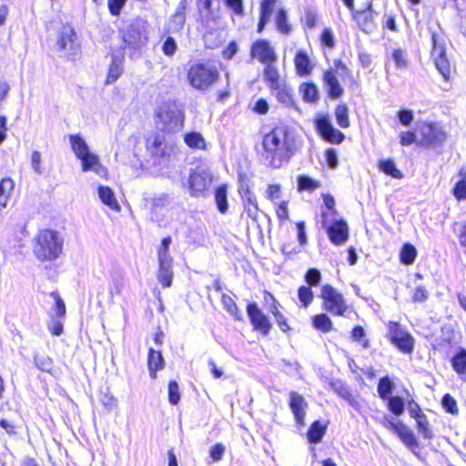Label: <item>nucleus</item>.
I'll list each match as a JSON object with an SVG mask.
<instances>
[{
    "label": "nucleus",
    "instance_id": "nucleus-1",
    "mask_svg": "<svg viewBox=\"0 0 466 466\" xmlns=\"http://www.w3.org/2000/svg\"><path fill=\"white\" fill-rule=\"evenodd\" d=\"M298 151L297 137L288 124L279 122L261 136L260 158L270 167L279 168Z\"/></svg>",
    "mask_w": 466,
    "mask_h": 466
},
{
    "label": "nucleus",
    "instance_id": "nucleus-2",
    "mask_svg": "<svg viewBox=\"0 0 466 466\" xmlns=\"http://www.w3.org/2000/svg\"><path fill=\"white\" fill-rule=\"evenodd\" d=\"M156 125L160 126L164 135H171L180 131L185 123L183 106L176 100L164 101L154 112Z\"/></svg>",
    "mask_w": 466,
    "mask_h": 466
},
{
    "label": "nucleus",
    "instance_id": "nucleus-3",
    "mask_svg": "<svg viewBox=\"0 0 466 466\" xmlns=\"http://www.w3.org/2000/svg\"><path fill=\"white\" fill-rule=\"evenodd\" d=\"M63 240L56 230L45 228L35 235L33 253L41 262L56 260L62 254Z\"/></svg>",
    "mask_w": 466,
    "mask_h": 466
},
{
    "label": "nucleus",
    "instance_id": "nucleus-4",
    "mask_svg": "<svg viewBox=\"0 0 466 466\" xmlns=\"http://www.w3.org/2000/svg\"><path fill=\"white\" fill-rule=\"evenodd\" d=\"M186 77L193 89L205 92L219 81L220 72L214 65L206 61H196L189 65Z\"/></svg>",
    "mask_w": 466,
    "mask_h": 466
},
{
    "label": "nucleus",
    "instance_id": "nucleus-5",
    "mask_svg": "<svg viewBox=\"0 0 466 466\" xmlns=\"http://www.w3.org/2000/svg\"><path fill=\"white\" fill-rule=\"evenodd\" d=\"M319 299L322 309L334 317H347L351 311L344 295L331 284L326 283L319 289Z\"/></svg>",
    "mask_w": 466,
    "mask_h": 466
},
{
    "label": "nucleus",
    "instance_id": "nucleus-6",
    "mask_svg": "<svg viewBox=\"0 0 466 466\" xmlns=\"http://www.w3.org/2000/svg\"><path fill=\"white\" fill-rule=\"evenodd\" d=\"M338 75L349 77L355 83L350 69L340 59L334 60V67H329L323 71L322 81L327 90L328 96L333 100L342 96L344 90L339 82Z\"/></svg>",
    "mask_w": 466,
    "mask_h": 466
},
{
    "label": "nucleus",
    "instance_id": "nucleus-7",
    "mask_svg": "<svg viewBox=\"0 0 466 466\" xmlns=\"http://www.w3.org/2000/svg\"><path fill=\"white\" fill-rule=\"evenodd\" d=\"M264 79L277 100L283 104L293 102L294 93L287 84L285 78L280 76L279 69L275 66H264L262 71Z\"/></svg>",
    "mask_w": 466,
    "mask_h": 466
},
{
    "label": "nucleus",
    "instance_id": "nucleus-8",
    "mask_svg": "<svg viewBox=\"0 0 466 466\" xmlns=\"http://www.w3.org/2000/svg\"><path fill=\"white\" fill-rule=\"evenodd\" d=\"M418 146L425 148L441 147L447 139L443 127L435 121H423L418 127Z\"/></svg>",
    "mask_w": 466,
    "mask_h": 466
},
{
    "label": "nucleus",
    "instance_id": "nucleus-9",
    "mask_svg": "<svg viewBox=\"0 0 466 466\" xmlns=\"http://www.w3.org/2000/svg\"><path fill=\"white\" fill-rule=\"evenodd\" d=\"M322 280V274L317 268H309L304 274V281L306 285H301L298 288V299L300 306L308 309L313 302L315 295L312 288L319 286Z\"/></svg>",
    "mask_w": 466,
    "mask_h": 466
},
{
    "label": "nucleus",
    "instance_id": "nucleus-10",
    "mask_svg": "<svg viewBox=\"0 0 466 466\" xmlns=\"http://www.w3.org/2000/svg\"><path fill=\"white\" fill-rule=\"evenodd\" d=\"M246 311L252 327V330L262 337H268L273 328V324L269 317L255 301H251L247 304Z\"/></svg>",
    "mask_w": 466,
    "mask_h": 466
},
{
    "label": "nucleus",
    "instance_id": "nucleus-11",
    "mask_svg": "<svg viewBox=\"0 0 466 466\" xmlns=\"http://www.w3.org/2000/svg\"><path fill=\"white\" fill-rule=\"evenodd\" d=\"M431 55L433 58L434 65L445 81L451 79V66L445 52V46L442 39L440 38L436 32L431 35Z\"/></svg>",
    "mask_w": 466,
    "mask_h": 466
},
{
    "label": "nucleus",
    "instance_id": "nucleus-12",
    "mask_svg": "<svg viewBox=\"0 0 466 466\" xmlns=\"http://www.w3.org/2000/svg\"><path fill=\"white\" fill-rule=\"evenodd\" d=\"M120 37L125 47L139 49L148 41L146 28L137 21L131 22L120 30Z\"/></svg>",
    "mask_w": 466,
    "mask_h": 466
},
{
    "label": "nucleus",
    "instance_id": "nucleus-13",
    "mask_svg": "<svg viewBox=\"0 0 466 466\" xmlns=\"http://www.w3.org/2000/svg\"><path fill=\"white\" fill-rule=\"evenodd\" d=\"M212 181L208 172L198 167L192 169L187 177V188L192 198H204L208 195Z\"/></svg>",
    "mask_w": 466,
    "mask_h": 466
},
{
    "label": "nucleus",
    "instance_id": "nucleus-14",
    "mask_svg": "<svg viewBox=\"0 0 466 466\" xmlns=\"http://www.w3.org/2000/svg\"><path fill=\"white\" fill-rule=\"evenodd\" d=\"M380 423L387 430L393 431L408 448L413 450L419 447L414 433L402 421H393L391 418L385 416Z\"/></svg>",
    "mask_w": 466,
    "mask_h": 466
},
{
    "label": "nucleus",
    "instance_id": "nucleus-15",
    "mask_svg": "<svg viewBox=\"0 0 466 466\" xmlns=\"http://www.w3.org/2000/svg\"><path fill=\"white\" fill-rule=\"evenodd\" d=\"M250 56L265 65V66H274L278 59L274 47L265 38L257 39L252 43Z\"/></svg>",
    "mask_w": 466,
    "mask_h": 466
},
{
    "label": "nucleus",
    "instance_id": "nucleus-16",
    "mask_svg": "<svg viewBox=\"0 0 466 466\" xmlns=\"http://www.w3.org/2000/svg\"><path fill=\"white\" fill-rule=\"evenodd\" d=\"M56 46L60 51L74 56L79 53L80 44L77 42L76 33L69 25H64L57 36Z\"/></svg>",
    "mask_w": 466,
    "mask_h": 466
},
{
    "label": "nucleus",
    "instance_id": "nucleus-17",
    "mask_svg": "<svg viewBox=\"0 0 466 466\" xmlns=\"http://www.w3.org/2000/svg\"><path fill=\"white\" fill-rule=\"evenodd\" d=\"M263 300L265 304L269 305V312L275 319L279 329L284 333H289L291 327L289 324V319L282 312V305L270 291L264 289L262 291Z\"/></svg>",
    "mask_w": 466,
    "mask_h": 466
},
{
    "label": "nucleus",
    "instance_id": "nucleus-18",
    "mask_svg": "<svg viewBox=\"0 0 466 466\" xmlns=\"http://www.w3.org/2000/svg\"><path fill=\"white\" fill-rule=\"evenodd\" d=\"M316 130L324 141L330 144H340L345 139V135L332 126L326 115L317 118Z\"/></svg>",
    "mask_w": 466,
    "mask_h": 466
},
{
    "label": "nucleus",
    "instance_id": "nucleus-19",
    "mask_svg": "<svg viewBox=\"0 0 466 466\" xmlns=\"http://www.w3.org/2000/svg\"><path fill=\"white\" fill-rule=\"evenodd\" d=\"M325 229L329 241L335 246H341L349 239V226L342 218L332 221Z\"/></svg>",
    "mask_w": 466,
    "mask_h": 466
},
{
    "label": "nucleus",
    "instance_id": "nucleus-20",
    "mask_svg": "<svg viewBox=\"0 0 466 466\" xmlns=\"http://www.w3.org/2000/svg\"><path fill=\"white\" fill-rule=\"evenodd\" d=\"M308 403L305 398L296 391L289 392V407L294 415L297 425L304 426L306 408Z\"/></svg>",
    "mask_w": 466,
    "mask_h": 466
},
{
    "label": "nucleus",
    "instance_id": "nucleus-21",
    "mask_svg": "<svg viewBox=\"0 0 466 466\" xmlns=\"http://www.w3.org/2000/svg\"><path fill=\"white\" fill-rule=\"evenodd\" d=\"M167 136V135H164L159 130V132L152 133L145 138L146 149L150 153L152 157L160 158L167 155L165 150V141Z\"/></svg>",
    "mask_w": 466,
    "mask_h": 466
},
{
    "label": "nucleus",
    "instance_id": "nucleus-22",
    "mask_svg": "<svg viewBox=\"0 0 466 466\" xmlns=\"http://www.w3.org/2000/svg\"><path fill=\"white\" fill-rule=\"evenodd\" d=\"M294 66L296 74L299 76H308L311 75L314 65L309 56L305 50H298L294 56Z\"/></svg>",
    "mask_w": 466,
    "mask_h": 466
},
{
    "label": "nucleus",
    "instance_id": "nucleus-23",
    "mask_svg": "<svg viewBox=\"0 0 466 466\" xmlns=\"http://www.w3.org/2000/svg\"><path fill=\"white\" fill-rule=\"evenodd\" d=\"M147 364L150 378L152 380H156L157 371L162 370L165 368V360L161 351L149 348L147 351Z\"/></svg>",
    "mask_w": 466,
    "mask_h": 466
},
{
    "label": "nucleus",
    "instance_id": "nucleus-24",
    "mask_svg": "<svg viewBox=\"0 0 466 466\" xmlns=\"http://www.w3.org/2000/svg\"><path fill=\"white\" fill-rule=\"evenodd\" d=\"M351 17L357 23L358 26L365 33L370 34L376 29L373 14L370 12L356 10L351 14Z\"/></svg>",
    "mask_w": 466,
    "mask_h": 466
},
{
    "label": "nucleus",
    "instance_id": "nucleus-25",
    "mask_svg": "<svg viewBox=\"0 0 466 466\" xmlns=\"http://www.w3.org/2000/svg\"><path fill=\"white\" fill-rule=\"evenodd\" d=\"M97 193L101 202L107 206L111 210L116 212H119L121 210V207L110 187L99 186L97 187Z\"/></svg>",
    "mask_w": 466,
    "mask_h": 466
},
{
    "label": "nucleus",
    "instance_id": "nucleus-26",
    "mask_svg": "<svg viewBox=\"0 0 466 466\" xmlns=\"http://www.w3.org/2000/svg\"><path fill=\"white\" fill-rule=\"evenodd\" d=\"M124 72L123 58L114 56L108 66L105 85L115 83Z\"/></svg>",
    "mask_w": 466,
    "mask_h": 466
},
{
    "label": "nucleus",
    "instance_id": "nucleus-27",
    "mask_svg": "<svg viewBox=\"0 0 466 466\" xmlns=\"http://www.w3.org/2000/svg\"><path fill=\"white\" fill-rule=\"evenodd\" d=\"M244 213L253 221L258 219L259 214L262 210L258 207V202L256 195L248 196L241 198Z\"/></svg>",
    "mask_w": 466,
    "mask_h": 466
},
{
    "label": "nucleus",
    "instance_id": "nucleus-28",
    "mask_svg": "<svg viewBox=\"0 0 466 466\" xmlns=\"http://www.w3.org/2000/svg\"><path fill=\"white\" fill-rule=\"evenodd\" d=\"M310 320L312 327L322 333H328L333 329L332 320L327 312L315 314Z\"/></svg>",
    "mask_w": 466,
    "mask_h": 466
},
{
    "label": "nucleus",
    "instance_id": "nucleus-29",
    "mask_svg": "<svg viewBox=\"0 0 466 466\" xmlns=\"http://www.w3.org/2000/svg\"><path fill=\"white\" fill-rule=\"evenodd\" d=\"M390 342L403 354H410L414 350L415 339L410 332Z\"/></svg>",
    "mask_w": 466,
    "mask_h": 466
},
{
    "label": "nucleus",
    "instance_id": "nucleus-30",
    "mask_svg": "<svg viewBox=\"0 0 466 466\" xmlns=\"http://www.w3.org/2000/svg\"><path fill=\"white\" fill-rule=\"evenodd\" d=\"M451 365L458 376H466V349L460 348L451 359Z\"/></svg>",
    "mask_w": 466,
    "mask_h": 466
},
{
    "label": "nucleus",
    "instance_id": "nucleus-31",
    "mask_svg": "<svg viewBox=\"0 0 466 466\" xmlns=\"http://www.w3.org/2000/svg\"><path fill=\"white\" fill-rule=\"evenodd\" d=\"M157 278L163 288H169L173 281L172 262L158 263Z\"/></svg>",
    "mask_w": 466,
    "mask_h": 466
},
{
    "label": "nucleus",
    "instance_id": "nucleus-32",
    "mask_svg": "<svg viewBox=\"0 0 466 466\" xmlns=\"http://www.w3.org/2000/svg\"><path fill=\"white\" fill-rule=\"evenodd\" d=\"M81 161L82 171L94 170L98 172V168H103L96 154L90 153L89 150L77 157Z\"/></svg>",
    "mask_w": 466,
    "mask_h": 466
},
{
    "label": "nucleus",
    "instance_id": "nucleus-33",
    "mask_svg": "<svg viewBox=\"0 0 466 466\" xmlns=\"http://www.w3.org/2000/svg\"><path fill=\"white\" fill-rule=\"evenodd\" d=\"M327 431V424H322L319 420L313 421L307 431V439L310 443H319L321 441Z\"/></svg>",
    "mask_w": 466,
    "mask_h": 466
},
{
    "label": "nucleus",
    "instance_id": "nucleus-34",
    "mask_svg": "<svg viewBox=\"0 0 466 466\" xmlns=\"http://www.w3.org/2000/svg\"><path fill=\"white\" fill-rule=\"evenodd\" d=\"M252 187L250 177L246 172H239L238 174V193L240 198L254 195Z\"/></svg>",
    "mask_w": 466,
    "mask_h": 466
},
{
    "label": "nucleus",
    "instance_id": "nucleus-35",
    "mask_svg": "<svg viewBox=\"0 0 466 466\" xmlns=\"http://www.w3.org/2000/svg\"><path fill=\"white\" fill-rule=\"evenodd\" d=\"M185 144L192 149L205 150L207 144L203 136L197 131H190L184 135Z\"/></svg>",
    "mask_w": 466,
    "mask_h": 466
},
{
    "label": "nucleus",
    "instance_id": "nucleus-36",
    "mask_svg": "<svg viewBox=\"0 0 466 466\" xmlns=\"http://www.w3.org/2000/svg\"><path fill=\"white\" fill-rule=\"evenodd\" d=\"M301 97L305 102L315 103L319 100V90L312 82H304L299 86Z\"/></svg>",
    "mask_w": 466,
    "mask_h": 466
},
{
    "label": "nucleus",
    "instance_id": "nucleus-37",
    "mask_svg": "<svg viewBox=\"0 0 466 466\" xmlns=\"http://www.w3.org/2000/svg\"><path fill=\"white\" fill-rule=\"evenodd\" d=\"M215 201L220 213L225 214L228 209V187L226 184H220L215 190Z\"/></svg>",
    "mask_w": 466,
    "mask_h": 466
},
{
    "label": "nucleus",
    "instance_id": "nucleus-38",
    "mask_svg": "<svg viewBox=\"0 0 466 466\" xmlns=\"http://www.w3.org/2000/svg\"><path fill=\"white\" fill-rule=\"evenodd\" d=\"M379 169L384 174L397 179L403 177L402 172L396 167L394 161L390 158L381 159L378 162Z\"/></svg>",
    "mask_w": 466,
    "mask_h": 466
},
{
    "label": "nucleus",
    "instance_id": "nucleus-39",
    "mask_svg": "<svg viewBox=\"0 0 466 466\" xmlns=\"http://www.w3.org/2000/svg\"><path fill=\"white\" fill-rule=\"evenodd\" d=\"M388 410L394 416L400 417L404 413L405 403L403 399L399 395L389 397L385 400Z\"/></svg>",
    "mask_w": 466,
    "mask_h": 466
},
{
    "label": "nucleus",
    "instance_id": "nucleus-40",
    "mask_svg": "<svg viewBox=\"0 0 466 466\" xmlns=\"http://www.w3.org/2000/svg\"><path fill=\"white\" fill-rule=\"evenodd\" d=\"M417 254V249L412 244L404 243L400 250V261L406 266L411 265L414 263Z\"/></svg>",
    "mask_w": 466,
    "mask_h": 466
},
{
    "label": "nucleus",
    "instance_id": "nucleus-41",
    "mask_svg": "<svg viewBox=\"0 0 466 466\" xmlns=\"http://www.w3.org/2000/svg\"><path fill=\"white\" fill-rule=\"evenodd\" d=\"M15 183L11 177H4L0 181V207L5 208L14 190Z\"/></svg>",
    "mask_w": 466,
    "mask_h": 466
},
{
    "label": "nucleus",
    "instance_id": "nucleus-42",
    "mask_svg": "<svg viewBox=\"0 0 466 466\" xmlns=\"http://www.w3.org/2000/svg\"><path fill=\"white\" fill-rule=\"evenodd\" d=\"M393 389L394 384L390 377L383 376L380 378L377 385V392L382 400L389 399V397L391 396Z\"/></svg>",
    "mask_w": 466,
    "mask_h": 466
},
{
    "label": "nucleus",
    "instance_id": "nucleus-43",
    "mask_svg": "<svg viewBox=\"0 0 466 466\" xmlns=\"http://www.w3.org/2000/svg\"><path fill=\"white\" fill-rule=\"evenodd\" d=\"M350 339L352 341L357 342L364 350L370 347V339L367 338L364 328L360 325H356L350 331Z\"/></svg>",
    "mask_w": 466,
    "mask_h": 466
},
{
    "label": "nucleus",
    "instance_id": "nucleus-44",
    "mask_svg": "<svg viewBox=\"0 0 466 466\" xmlns=\"http://www.w3.org/2000/svg\"><path fill=\"white\" fill-rule=\"evenodd\" d=\"M334 114L336 122L341 128H348L350 127L349 107L345 103L337 105Z\"/></svg>",
    "mask_w": 466,
    "mask_h": 466
},
{
    "label": "nucleus",
    "instance_id": "nucleus-45",
    "mask_svg": "<svg viewBox=\"0 0 466 466\" xmlns=\"http://www.w3.org/2000/svg\"><path fill=\"white\" fill-rule=\"evenodd\" d=\"M69 142L73 152L76 157L83 155L89 150L86 142L79 134H74L69 136Z\"/></svg>",
    "mask_w": 466,
    "mask_h": 466
},
{
    "label": "nucleus",
    "instance_id": "nucleus-46",
    "mask_svg": "<svg viewBox=\"0 0 466 466\" xmlns=\"http://www.w3.org/2000/svg\"><path fill=\"white\" fill-rule=\"evenodd\" d=\"M222 304L225 309L238 321L242 320L241 311L234 300L229 295L224 294L222 296Z\"/></svg>",
    "mask_w": 466,
    "mask_h": 466
},
{
    "label": "nucleus",
    "instance_id": "nucleus-47",
    "mask_svg": "<svg viewBox=\"0 0 466 466\" xmlns=\"http://www.w3.org/2000/svg\"><path fill=\"white\" fill-rule=\"evenodd\" d=\"M277 29L283 35H289L292 28L289 24L287 12L284 8H279L276 15Z\"/></svg>",
    "mask_w": 466,
    "mask_h": 466
},
{
    "label": "nucleus",
    "instance_id": "nucleus-48",
    "mask_svg": "<svg viewBox=\"0 0 466 466\" xmlns=\"http://www.w3.org/2000/svg\"><path fill=\"white\" fill-rule=\"evenodd\" d=\"M391 59L399 69H406L409 66V58L406 50L397 47L391 52Z\"/></svg>",
    "mask_w": 466,
    "mask_h": 466
},
{
    "label": "nucleus",
    "instance_id": "nucleus-49",
    "mask_svg": "<svg viewBox=\"0 0 466 466\" xmlns=\"http://www.w3.org/2000/svg\"><path fill=\"white\" fill-rule=\"evenodd\" d=\"M386 327L388 330L386 338L389 341H393L395 338H400L409 332L398 321L394 320L388 321Z\"/></svg>",
    "mask_w": 466,
    "mask_h": 466
},
{
    "label": "nucleus",
    "instance_id": "nucleus-50",
    "mask_svg": "<svg viewBox=\"0 0 466 466\" xmlns=\"http://www.w3.org/2000/svg\"><path fill=\"white\" fill-rule=\"evenodd\" d=\"M171 241L172 239L170 236H167L162 238L161 243L157 248L158 263L172 262V258L168 253Z\"/></svg>",
    "mask_w": 466,
    "mask_h": 466
},
{
    "label": "nucleus",
    "instance_id": "nucleus-51",
    "mask_svg": "<svg viewBox=\"0 0 466 466\" xmlns=\"http://www.w3.org/2000/svg\"><path fill=\"white\" fill-rule=\"evenodd\" d=\"M452 229L456 233V237L460 247L462 248L463 253L466 255V220L461 222H454Z\"/></svg>",
    "mask_w": 466,
    "mask_h": 466
},
{
    "label": "nucleus",
    "instance_id": "nucleus-52",
    "mask_svg": "<svg viewBox=\"0 0 466 466\" xmlns=\"http://www.w3.org/2000/svg\"><path fill=\"white\" fill-rule=\"evenodd\" d=\"M319 187V182L313 178L301 175L298 177V189L299 191H309L312 192Z\"/></svg>",
    "mask_w": 466,
    "mask_h": 466
},
{
    "label": "nucleus",
    "instance_id": "nucleus-53",
    "mask_svg": "<svg viewBox=\"0 0 466 466\" xmlns=\"http://www.w3.org/2000/svg\"><path fill=\"white\" fill-rule=\"evenodd\" d=\"M187 0H181L171 16V20L178 25V28L181 29L186 23V12H187Z\"/></svg>",
    "mask_w": 466,
    "mask_h": 466
},
{
    "label": "nucleus",
    "instance_id": "nucleus-54",
    "mask_svg": "<svg viewBox=\"0 0 466 466\" xmlns=\"http://www.w3.org/2000/svg\"><path fill=\"white\" fill-rule=\"evenodd\" d=\"M331 387L336 394L347 400L349 403L353 404L355 402V398L351 393L350 390L343 383H331Z\"/></svg>",
    "mask_w": 466,
    "mask_h": 466
},
{
    "label": "nucleus",
    "instance_id": "nucleus-55",
    "mask_svg": "<svg viewBox=\"0 0 466 466\" xmlns=\"http://www.w3.org/2000/svg\"><path fill=\"white\" fill-rule=\"evenodd\" d=\"M50 296L55 300L54 310L57 319H63L66 314V308L63 299L60 297L58 291L50 292Z\"/></svg>",
    "mask_w": 466,
    "mask_h": 466
},
{
    "label": "nucleus",
    "instance_id": "nucleus-56",
    "mask_svg": "<svg viewBox=\"0 0 466 466\" xmlns=\"http://www.w3.org/2000/svg\"><path fill=\"white\" fill-rule=\"evenodd\" d=\"M441 405L443 410L450 414L457 415L459 408L456 400L450 394L446 393L441 398Z\"/></svg>",
    "mask_w": 466,
    "mask_h": 466
},
{
    "label": "nucleus",
    "instance_id": "nucleus-57",
    "mask_svg": "<svg viewBox=\"0 0 466 466\" xmlns=\"http://www.w3.org/2000/svg\"><path fill=\"white\" fill-rule=\"evenodd\" d=\"M168 402L175 406L180 400L179 387L176 380H170L167 384Z\"/></svg>",
    "mask_w": 466,
    "mask_h": 466
},
{
    "label": "nucleus",
    "instance_id": "nucleus-58",
    "mask_svg": "<svg viewBox=\"0 0 466 466\" xmlns=\"http://www.w3.org/2000/svg\"><path fill=\"white\" fill-rule=\"evenodd\" d=\"M416 428L424 439L431 440L433 438V433L427 416L416 420Z\"/></svg>",
    "mask_w": 466,
    "mask_h": 466
},
{
    "label": "nucleus",
    "instance_id": "nucleus-59",
    "mask_svg": "<svg viewBox=\"0 0 466 466\" xmlns=\"http://www.w3.org/2000/svg\"><path fill=\"white\" fill-rule=\"evenodd\" d=\"M320 45L322 47L332 49L335 47V39L331 28H324L319 35Z\"/></svg>",
    "mask_w": 466,
    "mask_h": 466
},
{
    "label": "nucleus",
    "instance_id": "nucleus-60",
    "mask_svg": "<svg viewBox=\"0 0 466 466\" xmlns=\"http://www.w3.org/2000/svg\"><path fill=\"white\" fill-rule=\"evenodd\" d=\"M400 144L402 147H409L414 143L418 145L416 131L410 129L402 131L399 134Z\"/></svg>",
    "mask_w": 466,
    "mask_h": 466
},
{
    "label": "nucleus",
    "instance_id": "nucleus-61",
    "mask_svg": "<svg viewBox=\"0 0 466 466\" xmlns=\"http://www.w3.org/2000/svg\"><path fill=\"white\" fill-rule=\"evenodd\" d=\"M161 50L167 56H173L177 50V45L173 36H167L164 40Z\"/></svg>",
    "mask_w": 466,
    "mask_h": 466
},
{
    "label": "nucleus",
    "instance_id": "nucleus-62",
    "mask_svg": "<svg viewBox=\"0 0 466 466\" xmlns=\"http://www.w3.org/2000/svg\"><path fill=\"white\" fill-rule=\"evenodd\" d=\"M452 195L458 200L466 199V180L461 178L459 179L452 187Z\"/></svg>",
    "mask_w": 466,
    "mask_h": 466
},
{
    "label": "nucleus",
    "instance_id": "nucleus-63",
    "mask_svg": "<svg viewBox=\"0 0 466 466\" xmlns=\"http://www.w3.org/2000/svg\"><path fill=\"white\" fill-rule=\"evenodd\" d=\"M99 401L107 410H113L117 405V400L108 390L100 394Z\"/></svg>",
    "mask_w": 466,
    "mask_h": 466
},
{
    "label": "nucleus",
    "instance_id": "nucleus-64",
    "mask_svg": "<svg viewBox=\"0 0 466 466\" xmlns=\"http://www.w3.org/2000/svg\"><path fill=\"white\" fill-rule=\"evenodd\" d=\"M324 157L328 167L335 169L339 166L338 152L333 147H328L324 150Z\"/></svg>",
    "mask_w": 466,
    "mask_h": 466
}]
</instances>
